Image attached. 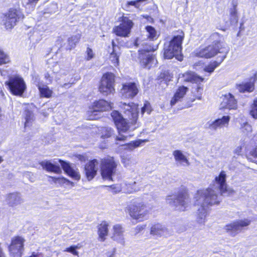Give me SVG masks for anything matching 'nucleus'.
<instances>
[{
  "instance_id": "f257e3e1",
  "label": "nucleus",
  "mask_w": 257,
  "mask_h": 257,
  "mask_svg": "<svg viewBox=\"0 0 257 257\" xmlns=\"http://www.w3.org/2000/svg\"><path fill=\"white\" fill-rule=\"evenodd\" d=\"M231 192V190L227 188L226 174L223 171L216 177L210 187L205 190H198L194 197V205L200 206L197 210V222L204 224L208 207L219 204L221 201L222 196H228Z\"/></svg>"
},
{
  "instance_id": "f03ea898",
  "label": "nucleus",
  "mask_w": 257,
  "mask_h": 257,
  "mask_svg": "<svg viewBox=\"0 0 257 257\" xmlns=\"http://www.w3.org/2000/svg\"><path fill=\"white\" fill-rule=\"evenodd\" d=\"M208 40L211 43V44L197 51L196 53V56L210 58L219 53L220 55L218 56L214 64H220L228 52V48L226 44L223 42V36L218 33H214L210 36Z\"/></svg>"
},
{
  "instance_id": "7ed1b4c3",
  "label": "nucleus",
  "mask_w": 257,
  "mask_h": 257,
  "mask_svg": "<svg viewBox=\"0 0 257 257\" xmlns=\"http://www.w3.org/2000/svg\"><path fill=\"white\" fill-rule=\"evenodd\" d=\"M184 37V33L181 31L180 34L175 36L172 40L164 44V58L170 59L175 57L177 59L181 61L183 60V56L178 55V53L182 50V43Z\"/></svg>"
},
{
  "instance_id": "20e7f679",
  "label": "nucleus",
  "mask_w": 257,
  "mask_h": 257,
  "mask_svg": "<svg viewBox=\"0 0 257 257\" xmlns=\"http://www.w3.org/2000/svg\"><path fill=\"white\" fill-rule=\"evenodd\" d=\"M183 82H191L197 84V87L192 90V93L196 98L201 100L203 91V85L200 84L204 78L197 75L195 72L187 71L183 74H179V78Z\"/></svg>"
},
{
  "instance_id": "39448f33",
  "label": "nucleus",
  "mask_w": 257,
  "mask_h": 257,
  "mask_svg": "<svg viewBox=\"0 0 257 257\" xmlns=\"http://www.w3.org/2000/svg\"><path fill=\"white\" fill-rule=\"evenodd\" d=\"M167 202L177 210L184 211L189 203V197L185 191H181L177 194L167 196Z\"/></svg>"
},
{
  "instance_id": "423d86ee",
  "label": "nucleus",
  "mask_w": 257,
  "mask_h": 257,
  "mask_svg": "<svg viewBox=\"0 0 257 257\" xmlns=\"http://www.w3.org/2000/svg\"><path fill=\"white\" fill-rule=\"evenodd\" d=\"M5 84L8 86L10 92L16 96H22L26 89V85L23 79L18 75L10 77Z\"/></svg>"
},
{
  "instance_id": "0eeeda50",
  "label": "nucleus",
  "mask_w": 257,
  "mask_h": 257,
  "mask_svg": "<svg viewBox=\"0 0 257 257\" xmlns=\"http://www.w3.org/2000/svg\"><path fill=\"white\" fill-rule=\"evenodd\" d=\"M113 122L116 126L119 133V136H117L116 141H121L124 142L126 137L121 135V132L124 133L130 129V126L128 125L126 119L123 118L121 114L117 110H113Z\"/></svg>"
},
{
  "instance_id": "6e6552de",
  "label": "nucleus",
  "mask_w": 257,
  "mask_h": 257,
  "mask_svg": "<svg viewBox=\"0 0 257 257\" xmlns=\"http://www.w3.org/2000/svg\"><path fill=\"white\" fill-rule=\"evenodd\" d=\"M117 20L120 22L121 23L113 30V33H115L117 36L123 37H128L132 28L133 27V22L131 20L123 15L118 17Z\"/></svg>"
},
{
  "instance_id": "1a4fd4ad",
  "label": "nucleus",
  "mask_w": 257,
  "mask_h": 257,
  "mask_svg": "<svg viewBox=\"0 0 257 257\" xmlns=\"http://www.w3.org/2000/svg\"><path fill=\"white\" fill-rule=\"evenodd\" d=\"M118 105L121 112L132 120V123H136L139 112L138 105L134 102L126 103L122 102H119Z\"/></svg>"
},
{
  "instance_id": "9d476101",
  "label": "nucleus",
  "mask_w": 257,
  "mask_h": 257,
  "mask_svg": "<svg viewBox=\"0 0 257 257\" xmlns=\"http://www.w3.org/2000/svg\"><path fill=\"white\" fill-rule=\"evenodd\" d=\"M25 239L20 236H14L8 247L11 257H22L24 251Z\"/></svg>"
},
{
  "instance_id": "9b49d317",
  "label": "nucleus",
  "mask_w": 257,
  "mask_h": 257,
  "mask_svg": "<svg viewBox=\"0 0 257 257\" xmlns=\"http://www.w3.org/2000/svg\"><path fill=\"white\" fill-rule=\"evenodd\" d=\"M130 216L139 221H143L148 217V211L147 207L141 203L130 205L128 207Z\"/></svg>"
},
{
  "instance_id": "f8f14e48",
  "label": "nucleus",
  "mask_w": 257,
  "mask_h": 257,
  "mask_svg": "<svg viewBox=\"0 0 257 257\" xmlns=\"http://www.w3.org/2000/svg\"><path fill=\"white\" fill-rule=\"evenodd\" d=\"M111 109L110 104L106 101L101 99L94 103L92 108L87 111L88 118L90 120L97 119L100 117L98 113Z\"/></svg>"
},
{
  "instance_id": "ddd939ff",
  "label": "nucleus",
  "mask_w": 257,
  "mask_h": 257,
  "mask_svg": "<svg viewBox=\"0 0 257 257\" xmlns=\"http://www.w3.org/2000/svg\"><path fill=\"white\" fill-rule=\"evenodd\" d=\"M23 18L21 12L16 9H10L5 14L4 23L7 30H11L16 25L17 22Z\"/></svg>"
},
{
  "instance_id": "4468645a",
  "label": "nucleus",
  "mask_w": 257,
  "mask_h": 257,
  "mask_svg": "<svg viewBox=\"0 0 257 257\" xmlns=\"http://www.w3.org/2000/svg\"><path fill=\"white\" fill-rule=\"evenodd\" d=\"M139 85L135 82H125L122 84L120 93L124 98L133 99L139 93Z\"/></svg>"
},
{
  "instance_id": "2eb2a0df",
  "label": "nucleus",
  "mask_w": 257,
  "mask_h": 257,
  "mask_svg": "<svg viewBox=\"0 0 257 257\" xmlns=\"http://www.w3.org/2000/svg\"><path fill=\"white\" fill-rule=\"evenodd\" d=\"M250 223V221L247 219L238 220L227 224L225 226V229L229 235L234 236L241 231L244 227L249 225Z\"/></svg>"
},
{
  "instance_id": "dca6fc26",
  "label": "nucleus",
  "mask_w": 257,
  "mask_h": 257,
  "mask_svg": "<svg viewBox=\"0 0 257 257\" xmlns=\"http://www.w3.org/2000/svg\"><path fill=\"white\" fill-rule=\"evenodd\" d=\"M101 173L103 179L112 180V158L109 157L102 161Z\"/></svg>"
},
{
  "instance_id": "f3484780",
  "label": "nucleus",
  "mask_w": 257,
  "mask_h": 257,
  "mask_svg": "<svg viewBox=\"0 0 257 257\" xmlns=\"http://www.w3.org/2000/svg\"><path fill=\"white\" fill-rule=\"evenodd\" d=\"M112 87V73L107 72L103 74L99 85V91L105 94L111 92Z\"/></svg>"
},
{
  "instance_id": "a211bd4d",
  "label": "nucleus",
  "mask_w": 257,
  "mask_h": 257,
  "mask_svg": "<svg viewBox=\"0 0 257 257\" xmlns=\"http://www.w3.org/2000/svg\"><path fill=\"white\" fill-rule=\"evenodd\" d=\"M98 164V161L96 159H94L85 165L84 172L88 180H91L96 175L97 171L96 166Z\"/></svg>"
},
{
  "instance_id": "6ab92c4d",
  "label": "nucleus",
  "mask_w": 257,
  "mask_h": 257,
  "mask_svg": "<svg viewBox=\"0 0 257 257\" xmlns=\"http://www.w3.org/2000/svg\"><path fill=\"white\" fill-rule=\"evenodd\" d=\"M221 105L223 108L235 109L237 108V101L234 96L229 93L223 96Z\"/></svg>"
},
{
  "instance_id": "aec40b11",
  "label": "nucleus",
  "mask_w": 257,
  "mask_h": 257,
  "mask_svg": "<svg viewBox=\"0 0 257 257\" xmlns=\"http://www.w3.org/2000/svg\"><path fill=\"white\" fill-rule=\"evenodd\" d=\"M230 118L228 115L223 116L221 118H218L212 122H208L206 127L212 130H216L219 127L227 125Z\"/></svg>"
},
{
  "instance_id": "412c9836",
  "label": "nucleus",
  "mask_w": 257,
  "mask_h": 257,
  "mask_svg": "<svg viewBox=\"0 0 257 257\" xmlns=\"http://www.w3.org/2000/svg\"><path fill=\"white\" fill-rule=\"evenodd\" d=\"M39 164L44 170L47 172H53L56 174H60L62 172L61 169L56 162L53 161V163L49 160H44L39 162Z\"/></svg>"
},
{
  "instance_id": "4be33fe9",
  "label": "nucleus",
  "mask_w": 257,
  "mask_h": 257,
  "mask_svg": "<svg viewBox=\"0 0 257 257\" xmlns=\"http://www.w3.org/2000/svg\"><path fill=\"white\" fill-rule=\"evenodd\" d=\"M6 202L9 206L14 207L21 204L23 200L20 193L13 192L6 196Z\"/></svg>"
},
{
  "instance_id": "5701e85b",
  "label": "nucleus",
  "mask_w": 257,
  "mask_h": 257,
  "mask_svg": "<svg viewBox=\"0 0 257 257\" xmlns=\"http://www.w3.org/2000/svg\"><path fill=\"white\" fill-rule=\"evenodd\" d=\"M154 51V49H147L144 50L139 51V58L143 60V64H156L158 63L157 60L154 56L150 55L148 52Z\"/></svg>"
},
{
  "instance_id": "b1692460",
  "label": "nucleus",
  "mask_w": 257,
  "mask_h": 257,
  "mask_svg": "<svg viewBox=\"0 0 257 257\" xmlns=\"http://www.w3.org/2000/svg\"><path fill=\"white\" fill-rule=\"evenodd\" d=\"M257 73L255 72L253 74V76L251 77L249 81L236 85L237 89L240 92H251L254 89V83L257 79Z\"/></svg>"
},
{
  "instance_id": "393cba45",
  "label": "nucleus",
  "mask_w": 257,
  "mask_h": 257,
  "mask_svg": "<svg viewBox=\"0 0 257 257\" xmlns=\"http://www.w3.org/2000/svg\"><path fill=\"white\" fill-rule=\"evenodd\" d=\"M137 183L134 182L132 183L125 184V185L127 187V190H125L122 187V184H115L113 185V192L117 193L123 191L124 193H132L140 190V188L136 186Z\"/></svg>"
},
{
  "instance_id": "a878e982",
  "label": "nucleus",
  "mask_w": 257,
  "mask_h": 257,
  "mask_svg": "<svg viewBox=\"0 0 257 257\" xmlns=\"http://www.w3.org/2000/svg\"><path fill=\"white\" fill-rule=\"evenodd\" d=\"M58 161L63 170L68 175L76 180L80 179V175L70 166L69 163L60 159Z\"/></svg>"
},
{
  "instance_id": "bb28decb",
  "label": "nucleus",
  "mask_w": 257,
  "mask_h": 257,
  "mask_svg": "<svg viewBox=\"0 0 257 257\" xmlns=\"http://www.w3.org/2000/svg\"><path fill=\"white\" fill-rule=\"evenodd\" d=\"M176 165L177 166H187L190 163L187 157L180 150H175L173 152Z\"/></svg>"
},
{
  "instance_id": "cd10ccee",
  "label": "nucleus",
  "mask_w": 257,
  "mask_h": 257,
  "mask_svg": "<svg viewBox=\"0 0 257 257\" xmlns=\"http://www.w3.org/2000/svg\"><path fill=\"white\" fill-rule=\"evenodd\" d=\"M150 234L157 236L167 235L169 234L167 229L163 225L157 223L152 225L151 227Z\"/></svg>"
},
{
  "instance_id": "c85d7f7f",
  "label": "nucleus",
  "mask_w": 257,
  "mask_h": 257,
  "mask_svg": "<svg viewBox=\"0 0 257 257\" xmlns=\"http://www.w3.org/2000/svg\"><path fill=\"white\" fill-rule=\"evenodd\" d=\"M188 90V88L187 87L184 86H180L176 90L171 100V105L172 106L174 105L178 101H181Z\"/></svg>"
},
{
  "instance_id": "c756f323",
  "label": "nucleus",
  "mask_w": 257,
  "mask_h": 257,
  "mask_svg": "<svg viewBox=\"0 0 257 257\" xmlns=\"http://www.w3.org/2000/svg\"><path fill=\"white\" fill-rule=\"evenodd\" d=\"M123 230L121 225L116 224L113 226V240H116L121 245L124 243L123 235Z\"/></svg>"
},
{
  "instance_id": "7c9ffc66",
  "label": "nucleus",
  "mask_w": 257,
  "mask_h": 257,
  "mask_svg": "<svg viewBox=\"0 0 257 257\" xmlns=\"http://www.w3.org/2000/svg\"><path fill=\"white\" fill-rule=\"evenodd\" d=\"M35 82L36 86L39 89L41 96L49 98L52 96V91L49 89L47 85H44L40 82Z\"/></svg>"
},
{
  "instance_id": "2f4dec72",
  "label": "nucleus",
  "mask_w": 257,
  "mask_h": 257,
  "mask_svg": "<svg viewBox=\"0 0 257 257\" xmlns=\"http://www.w3.org/2000/svg\"><path fill=\"white\" fill-rule=\"evenodd\" d=\"M146 140H138L135 141H132L128 144H120V146L122 147L125 150H133L134 149L140 147L141 144L144 142H147Z\"/></svg>"
},
{
  "instance_id": "473e14b6",
  "label": "nucleus",
  "mask_w": 257,
  "mask_h": 257,
  "mask_svg": "<svg viewBox=\"0 0 257 257\" xmlns=\"http://www.w3.org/2000/svg\"><path fill=\"white\" fill-rule=\"evenodd\" d=\"M108 225L105 222L101 223L98 226V233L99 235V239L101 241H103L105 239V236L108 234Z\"/></svg>"
},
{
  "instance_id": "72a5a7b5",
  "label": "nucleus",
  "mask_w": 257,
  "mask_h": 257,
  "mask_svg": "<svg viewBox=\"0 0 257 257\" xmlns=\"http://www.w3.org/2000/svg\"><path fill=\"white\" fill-rule=\"evenodd\" d=\"M240 129L244 136H248L252 131L251 126L247 121L240 123Z\"/></svg>"
},
{
  "instance_id": "f704fd0d",
  "label": "nucleus",
  "mask_w": 257,
  "mask_h": 257,
  "mask_svg": "<svg viewBox=\"0 0 257 257\" xmlns=\"http://www.w3.org/2000/svg\"><path fill=\"white\" fill-rule=\"evenodd\" d=\"M173 78V74L168 70H165L162 72L158 76V79H162L166 82H169Z\"/></svg>"
},
{
  "instance_id": "c9c22d12",
  "label": "nucleus",
  "mask_w": 257,
  "mask_h": 257,
  "mask_svg": "<svg viewBox=\"0 0 257 257\" xmlns=\"http://www.w3.org/2000/svg\"><path fill=\"white\" fill-rule=\"evenodd\" d=\"M24 115L26 120L25 127H26L31 125L34 119V114L31 111L26 110L24 112Z\"/></svg>"
},
{
  "instance_id": "e433bc0d",
  "label": "nucleus",
  "mask_w": 257,
  "mask_h": 257,
  "mask_svg": "<svg viewBox=\"0 0 257 257\" xmlns=\"http://www.w3.org/2000/svg\"><path fill=\"white\" fill-rule=\"evenodd\" d=\"M80 37V35L77 34L73 36L68 39V42L70 49L73 48L75 47L76 44L78 43V42L79 41Z\"/></svg>"
},
{
  "instance_id": "4c0bfd02",
  "label": "nucleus",
  "mask_w": 257,
  "mask_h": 257,
  "mask_svg": "<svg viewBox=\"0 0 257 257\" xmlns=\"http://www.w3.org/2000/svg\"><path fill=\"white\" fill-rule=\"evenodd\" d=\"M147 33H148V38L151 40L157 38V34L155 29L152 26H147L146 27Z\"/></svg>"
},
{
  "instance_id": "58836bf2",
  "label": "nucleus",
  "mask_w": 257,
  "mask_h": 257,
  "mask_svg": "<svg viewBox=\"0 0 257 257\" xmlns=\"http://www.w3.org/2000/svg\"><path fill=\"white\" fill-rule=\"evenodd\" d=\"M10 62L9 57L0 49V64H5Z\"/></svg>"
},
{
  "instance_id": "ea45409f",
  "label": "nucleus",
  "mask_w": 257,
  "mask_h": 257,
  "mask_svg": "<svg viewBox=\"0 0 257 257\" xmlns=\"http://www.w3.org/2000/svg\"><path fill=\"white\" fill-rule=\"evenodd\" d=\"M250 113L253 118H257V99L254 101Z\"/></svg>"
},
{
  "instance_id": "a19ab883",
  "label": "nucleus",
  "mask_w": 257,
  "mask_h": 257,
  "mask_svg": "<svg viewBox=\"0 0 257 257\" xmlns=\"http://www.w3.org/2000/svg\"><path fill=\"white\" fill-rule=\"evenodd\" d=\"M145 112H147L148 114H150L151 112L150 104L147 102L144 104V106L141 109L142 114H144Z\"/></svg>"
},
{
  "instance_id": "79ce46f5",
  "label": "nucleus",
  "mask_w": 257,
  "mask_h": 257,
  "mask_svg": "<svg viewBox=\"0 0 257 257\" xmlns=\"http://www.w3.org/2000/svg\"><path fill=\"white\" fill-rule=\"evenodd\" d=\"M238 18L235 8L231 13L230 21L232 24H235L237 22Z\"/></svg>"
},
{
  "instance_id": "37998d69",
  "label": "nucleus",
  "mask_w": 257,
  "mask_h": 257,
  "mask_svg": "<svg viewBox=\"0 0 257 257\" xmlns=\"http://www.w3.org/2000/svg\"><path fill=\"white\" fill-rule=\"evenodd\" d=\"M217 65H206L205 67L204 68V70L205 72H207L209 73H212L214 69H215Z\"/></svg>"
},
{
  "instance_id": "c03bdc74",
  "label": "nucleus",
  "mask_w": 257,
  "mask_h": 257,
  "mask_svg": "<svg viewBox=\"0 0 257 257\" xmlns=\"http://www.w3.org/2000/svg\"><path fill=\"white\" fill-rule=\"evenodd\" d=\"M76 246H71L69 247L66 248L65 250V251L71 252L74 255H77L78 254V251L76 250Z\"/></svg>"
},
{
  "instance_id": "a18cd8bd",
  "label": "nucleus",
  "mask_w": 257,
  "mask_h": 257,
  "mask_svg": "<svg viewBox=\"0 0 257 257\" xmlns=\"http://www.w3.org/2000/svg\"><path fill=\"white\" fill-rule=\"evenodd\" d=\"M86 54H87V59L90 60L93 58L94 53L93 51L90 48H87L86 50Z\"/></svg>"
},
{
  "instance_id": "49530a36",
  "label": "nucleus",
  "mask_w": 257,
  "mask_h": 257,
  "mask_svg": "<svg viewBox=\"0 0 257 257\" xmlns=\"http://www.w3.org/2000/svg\"><path fill=\"white\" fill-rule=\"evenodd\" d=\"M146 226V225H139L137 226L135 228L136 233H139L140 232L144 230Z\"/></svg>"
},
{
  "instance_id": "de8ad7c7",
  "label": "nucleus",
  "mask_w": 257,
  "mask_h": 257,
  "mask_svg": "<svg viewBox=\"0 0 257 257\" xmlns=\"http://www.w3.org/2000/svg\"><path fill=\"white\" fill-rule=\"evenodd\" d=\"M144 0H138L137 1H131L128 2L127 3V5L128 6H134L136 7V8H138V6H137V4L139 2L144 1Z\"/></svg>"
},
{
  "instance_id": "09e8293b",
  "label": "nucleus",
  "mask_w": 257,
  "mask_h": 257,
  "mask_svg": "<svg viewBox=\"0 0 257 257\" xmlns=\"http://www.w3.org/2000/svg\"><path fill=\"white\" fill-rule=\"evenodd\" d=\"M121 159L122 163L125 165V166H127L130 164V161L128 159L124 157H122Z\"/></svg>"
},
{
  "instance_id": "8fccbe9b",
  "label": "nucleus",
  "mask_w": 257,
  "mask_h": 257,
  "mask_svg": "<svg viewBox=\"0 0 257 257\" xmlns=\"http://www.w3.org/2000/svg\"><path fill=\"white\" fill-rule=\"evenodd\" d=\"M45 78L48 80V83H50L52 82V78L50 76L48 73L45 74Z\"/></svg>"
},
{
  "instance_id": "3c124183",
  "label": "nucleus",
  "mask_w": 257,
  "mask_h": 257,
  "mask_svg": "<svg viewBox=\"0 0 257 257\" xmlns=\"http://www.w3.org/2000/svg\"><path fill=\"white\" fill-rule=\"evenodd\" d=\"M252 156L257 157V148H255L251 152Z\"/></svg>"
},
{
  "instance_id": "603ef678",
  "label": "nucleus",
  "mask_w": 257,
  "mask_h": 257,
  "mask_svg": "<svg viewBox=\"0 0 257 257\" xmlns=\"http://www.w3.org/2000/svg\"><path fill=\"white\" fill-rule=\"evenodd\" d=\"M48 177L52 180V181H53L55 183H56L57 181L59 179V178H56L52 176H48Z\"/></svg>"
},
{
  "instance_id": "864d4df0",
  "label": "nucleus",
  "mask_w": 257,
  "mask_h": 257,
  "mask_svg": "<svg viewBox=\"0 0 257 257\" xmlns=\"http://www.w3.org/2000/svg\"><path fill=\"white\" fill-rule=\"evenodd\" d=\"M0 257H6L1 247H0Z\"/></svg>"
},
{
  "instance_id": "5fc2aeb1",
  "label": "nucleus",
  "mask_w": 257,
  "mask_h": 257,
  "mask_svg": "<svg viewBox=\"0 0 257 257\" xmlns=\"http://www.w3.org/2000/svg\"><path fill=\"white\" fill-rule=\"evenodd\" d=\"M39 254L35 253V252H33L31 254V255L29 257H38Z\"/></svg>"
},
{
  "instance_id": "6e6d98bb",
  "label": "nucleus",
  "mask_w": 257,
  "mask_h": 257,
  "mask_svg": "<svg viewBox=\"0 0 257 257\" xmlns=\"http://www.w3.org/2000/svg\"><path fill=\"white\" fill-rule=\"evenodd\" d=\"M113 177H114L115 175V172H114V168L116 166V163L114 161H113Z\"/></svg>"
},
{
  "instance_id": "4d7b16f0",
  "label": "nucleus",
  "mask_w": 257,
  "mask_h": 257,
  "mask_svg": "<svg viewBox=\"0 0 257 257\" xmlns=\"http://www.w3.org/2000/svg\"><path fill=\"white\" fill-rule=\"evenodd\" d=\"M31 175H32V173L31 172H27L25 173V175L26 177H29L31 176Z\"/></svg>"
},
{
  "instance_id": "13d9d810",
  "label": "nucleus",
  "mask_w": 257,
  "mask_h": 257,
  "mask_svg": "<svg viewBox=\"0 0 257 257\" xmlns=\"http://www.w3.org/2000/svg\"><path fill=\"white\" fill-rule=\"evenodd\" d=\"M110 136H111L110 133H109L108 134H107V135H105L104 137H106V138H108V137H110Z\"/></svg>"
},
{
  "instance_id": "bf43d9fd",
  "label": "nucleus",
  "mask_w": 257,
  "mask_h": 257,
  "mask_svg": "<svg viewBox=\"0 0 257 257\" xmlns=\"http://www.w3.org/2000/svg\"><path fill=\"white\" fill-rule=\"evenodd\" d=\"M3 161V159L1 157H0V163Z\"/></svg>"
},
{
  "instance_id": "052dcab7",
  "label": "nucleus",
  "mask_w": 257,
  "mask_h": 257,
  "mask_svg": "<svg viewBox=\"0 0 257 257\" xmlns=\"http://www.w3.org/2000/svg\"><path fill=\"white\" fill-rule=\"evenodd\" d=\"M195 98H193L192 100H191L192 102H193L195 100Z\"/></svg>"
},
{
  "instance_id": "680f3d73",
  "label": "nucleus",
  "mask_w": 257,
  "mask_h": 257,
  "mask_svg": "<svg viewBox=\"0 0 257 257\" xmlns=\"http://www.w3.org/2000/svg\"><path fill=\"white\" fill-rule=\"evenodd\" d=\"M113 46L114 47V45L113 44ZM113 55H114V53L113 52ZM114 57V56H113V58Z\"/></svg>"
},
{
  "instance_id": "e2e57ef3",
  "label": "nucleus",
  "mask_w": 257,
  "mask_h": 257,
  "mask_svg": "<svg viewBox=\"0 0 257 257\" xmlns=\"http://www.w3.org/2000/svg\"><path fill=\"white\" fill-rule=\"evenodd\" d=\"M110 115L112 117V112L110 113Z\"/></svg>"
},
{
  "instance_id": "0e129e2a",
  "label": "nucleus",
  "mask_w": 257,
  "mask_h": 257,
  "mask_svg": "<svg viewBox=\"0 0 257 257\" xmlns=\"http://www.w3.org/2000/svg\"><path fill=\"white\" fill-rule=\"evenodd\" d=\"M109 257H112L111 255H110V256Z\"/></svg>"
},
{
  "instance_id": "69168bd1",
  "label": "nucleus",
  "mask_w": 257,
  "mask_h": 257,
  "mask_svg": "<svg viewBox=\"0 0 257 257\" xmlns=\"http://www.w3.org/2000/svg\"><path fill=\"white\" fill-rule=\"evenodd\" d=\"M113 80H114V78H113Z\"/></svg>"
}]
</instances>
